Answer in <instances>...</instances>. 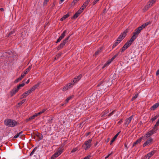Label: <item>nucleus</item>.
<instances>
[{
  "label": "nucleus",
  "instance_id": "1",
  "mask_svg": "<svg viewBox=\"0 0 159 159\" xmlns=\"http://www.w3.org/2000/svg\"><path fill=\"white\" fill-rule=\"evenodd\" d=\"M109 82H110V81L108 80H102L98 83L97 86L99 87V88H98V89H99V90H98L97 95H98V93L100 94H101V93H100L101 90V91H103L102 92V93H103L106 91L107 88L111 85L110 84H108V83Z\"/></svg>",
  "mask_w": 159,
  "mask_h": 159
},
{
  "label": "nucleus",
  "instance_id": "2",
  "mask_svg": "<svg viewBox=\"0 0 159 159\" xmlns=\"http://www.w3.org/2000/svg\"><path fill=\"white\" fill-rule=\"evenodd\" d=\"M5 124L8 127H13L16 125L18 123L15 120L10 119L5 120L4 121Z\"/></svg>",
  "mask_w": 159,
  "mask_h": 159
},
{
  "label": "nucleus",
  "instance_id": "3",
  "mask_svg": "<svg viewBox=\"0 0 159 159\" xmlns=\"http://www.w3.org/2000/svg\"><path fill=\"white\" fill-rule=\"evenodd\" d=\"M145 28V27H144V26H143V25H142L140 26L139 27L135 30L134 32L133 33V36H134V37L135 38H136L141 30Z\"/></svg>",
  "mask_w": 159,
  "mask_h": 159
},
{
  "label": "nucleus",
  "instance_id": "4",
  "mask_svg": "<svg viewBox=\"0 0 159 159\" xmlns=\"http://www.w3.org/2000/svg\"><path fill=\"white\" fill-rule=\"evenodd\" d=\"M71 35V34H70L68 36V37L65 38L63 40L62 42L57 47V49L58 50L62 49L63 47L65 45L66 42H68Z\"/></svg>",
  "mask_w": 159,
  "mask_h": 159
},
{
  "label": "nucleus",
  "instance_id": "5",
  "mask_svg": "<svg viewBox=\"0 0 159 159\" xmlns=\"http://www.w3.org/2000/svg\"><path fill=\"white\" fill-rule=\"evenodd\" d=\"M136 39V38L134 37V36H132L130 40L127 41L123 46L125 47V48L127 49L131 45L132 43Z\"/></svg>",
  "mask_w": 159,
  "mask_h": 159
},
{
  "label": "nucleus",
  "instance_id": "6",
  "mask_svg": "<svg viewBox=\"0 0 159 159\" xmlns=\"http://www.w3.org/2000/svg\"><path fill=\"white\" fill-rule=\"evenodd\" d=\"M92 141V139H89L87 141H86L84 145H83L82 147L85 149V150H87L90 148L91 145V143Z\"/></svg>",
  "mask_w": 159,
  "mask_h": 159
},
{
  "label": "nucleus",
  "instance_id": "7",
  "mask_svg": "<svg viewBox=\"0 0 159 159\" xmlns=\"http://www.w3.org/2000/svg\"><path fill=\"white\" fill-rule=\"evenodd\" d=\"M128 32L127 30H125L118 38L117 41L120 42L126 35V33Z\"/></svg>",
  "mask_w": 159,
  "mask_h": 159
},
{
  "label": "nucleus",
  "instance_id": "8",
  "mask_svg": "<svg viewBox=\"0 0 159 159\" xmlns=\"http://www.w3.org/2000/svg\"><path fill=\"white\" fill-rule=\"evenodd\" d=\"M66 30H64L62 34H61V36L59 37V38L57 39V41L56 42V43H57L60 42L61 39L64 38L66 34Z\"/></svg>",
  "mask_w": 159,
  "mask_h": 159
},
{
  "label": "nucleus",
  "instance_id": "9",
  "mask_svg": "<svg viewBox=\"0 0 159 159\" xmlns=\"http://www.w3.org/2000/svg\"><path fill=\"white\" fill-rule=\"evenodd\" d=\"M155 152V150H153L149 152L147 155L145 156L144 159H149L154 154Z\"/></svg>",
  "mask_w": 159,
  "mask_h": 159
},
{
  "label": "nucleus",
  "instance_id": "10",
  "mask_svg": "<svg viewBox=\"0 0 159 159\" xmlns=\"http://www.w3.org/2000/svg\"><path fill=\"white\" fill-rule=\"evenodd\" d=\"M63 149L61 147H59L57 152L54 154L57 157L59 156L63 152Z\"/></svg>",
  "mask_w": 159,
  "mask_h": 159
},
{
  "label": "nucleus",
  "instance_id": "11",
  "mask_svg": "<svg viewBox=\"0 0 159 159\" xmlns=\"http://www.w3.org/2000/svg\"><path fill=\"white\" fill-rule=\"evenodd\" d=\"M134 116L132 115L129 118L126 119L125 120V125H128L131 122L132 119L133 118Z\"/></svg>",
  "mask_w": 159,
  "mask_h": 159
},
{
  "label": "nucleus",
  "instance_id": "12",
  "mask_svg": "<svg viewBox=\"0 0 159 159\" xmlns=\"http://www.w3.org/2000/svg\"><path fill=\"white\" fill-rule=\"evenodd\" d=\"M82 77V75L81 74L79 75L78 76L76 77L73 80V82H74V83H76L81 79Z\"/></svg>",
  "mask_w": 159,
  "mask_h": 159
},
{
  "label": "nucleus",
  "instance_id": "13",
  "mask_svg": "<svg viewBox=\"0 0 159 159\" xmlns=\"http://www.w3.org/2000/svg\"><path fill=\"white\" fill-rule=\"evenodd\" d=\"M153 139L151 138L149 139H148L146 142L144 143L143 145V147H145L148 144H150L151 143V142L152 141Z\"/></svg>",
  "mask_w": 159,
  "mask_h": 159
},
{
  "label": "nucleus",
  "instance_id": "14",
  "mask_svg": "<svg viewBox=\"0 0 159 159\" xmlns=\"http://www.w3.org/2000/svg\"><path fill=\"white\" fill-rule=\"evenodd\" d=\"M19 90L17 89V88L13 89L10 92V95L11 96H12L13 95H15L16 93H17Z\"/></svg>",
  "mask_w": 159,
  "mask_h": 159
},
{
  "label": "nucleus",
  "instance_id": "15",
  "mask_svg": "<svg viewBox=\"0 0 159 159\" xmlns=\"http://www.w3.org/2000/svg\"><path fill=\"white\" fill-rule=\"evenodd\" d=\"M159 106V102L156 103L155 104L152 106L150 109L151 110H154L156 108Z\"/></svg>",
  "mask_w": 159,
  "mask_h": 159
},
{
  "label": "nucleus",
  "instance_id": "16",
  "mask_svg": "<svg viewBox=\"0 0 159 159\" xmlns=\"http://www.w3.org/2000/svg\"><path fill=\"white\" fill-rule=\"evenodd\" d=\"M120 131L119 132H118L117 133L116 135L114 136V137L112 139L111 141L110 142V145L112 144V143L114 142L115 140L117 138L118 135H119L120 133Z\"/></svg>",
  "mask_w": 159,
  "mask_h": 159
},
{
  "label": "nucleus",
  "instance_id": "17",
  "mask_svg": "<svg viewBox=\"0 0 159 159\" xmlns=\"http://www.w3.org/2000/svg\"><path fill=\"white\" fill-rule=\"evenodd\" d=\"M70 16L69 12H68L66 15L64 16L61 19V21H63L66 18H68Z\"/></svg>",
  "mask_w": 159,
  "mask_h": 159
},
{
  "label": "nucleus",
  "instance_id": "18",
  "mask_svg": "<svg viewBox=\"0 0 159 159\" xmlns=\"http://www.w3.org/2000/svg\"><path fill=\"white\" fill-rule=\"evenodd\" d=\"M30 91L28 90L25 93H24L22 95V96H23V98H26L28 95L29 94H30Z\"/></svg>",
  "mask_w": 159,
  "mask_h": 159
},
{
  "label": "nucleus",
  "instance_id": "19",
  "mask_svg": "<svg viewBox=\"0 0 159 159\" xmlns=\"http://www.w3.org/2000/svg\"><path fill=\"white\" fill-rule=\"evenodd\" d=\"M74 84H75V83H74L73 81H72L70 83L67 84V86H68L69 89H70L72 87Z\"/></svg>",
  "mask_w": 159,
  "mask_h": 159
},
{
  "label": "nucleus",
  "instance_id": "20",
  "mask_svg": "<svg viewBox=\"0 0 159 159\" xmlns=\"http://www.w3.org/2000/svg\"><path fill=\"white\" fill-rule=\"evenodd\" d=\"M74 97V95H73L68 97L65 100L66 103H67L69 102V101L72 99Z\"/></svg>",
  "mask_w": 159,
  "mask_h": 159
},
{
  "label": "nucleus",
  "instance_id": "21",
  "mask_svg": "<svg viewBox=\"0 0 159 159\" xmlns=\"http://www.w3.org/2000/svg\"><path fill=\"white\" fill-rule=\"evenodd\" d=\"M142 138H140L136 140V141L134 142L133 144V146H134L137 144L138 143H140L141 142V139Z\"/></svg>",
  "mask_w": 159,
  "mask_h": 159
},
{
  "label": "nucleus",
  "instance_id": "22",
  "mask_svg": "<svg viewBox=\"0 0 159 159\" xmlns=\"http://www.w3.org/2000/svg\"><path fill=\"white\" fill-rule=\"evenodd\" d=\"M22 83L21 84H19L17 86V88L18 90H19L20 89L21 87H23L25 85V84L24 82L23 81H22Z\"/></svg>",
  "mask_w": 159,
  "mask_h": 159
},
{
  "label": "nucleus",
  "instance_id": "23",
  "mask_svg": "<svg viewBox=\"0 0 159 159\" xmlns=\"http://www.w3.org/2000/svg\"><path fill=\"white\" fill-rule=\"evenodd\" d=\"M102 51V48H100L98 50L96 51L94 54L93 55L94 56H96L97 55H98L99 53L101 52Z\"/></svg>",
  "mask_w": 159,
  "mask_h": 159
},
{
  "label": "nucleus",
  "instance_id": "24",
  "mask_svg": "<svg viewBox=\"0 0 159 159\" xmlns=\"http://www.w3.org/2000/svg\"><path fill=\"white\" fill-rule=\"evenodd\" d=\"M90 0H87L83 5L82 7H86L88 5V4L90 2Z\"/></svg>",
  "mask_w": 159,
  "mask_h": 159
},
{
  "label": "nucleus",
  "instance_id": "25",
  "mask_svg": "<svg viewBox=\"0 0 159 159\" xmlns=\"http://www.w3.org/2000/svg\"><path fill=\"white\" fill-rule=\"evenodd\" d=\"M80 15L77 12H76L74 15L71 17L72 19H75Z\"/></svg>",
  "mask_w": 159,
  "mask_h": 159
},
{
  "label": "nucleus",
  "instance_id": "26",
  "mask_svg": "<svg viewBox=\"0 0 159 159\" xmlns=\"http://www.w3.org/2000/svg\"><path fill=\"white\" fill-rule=\"evenodd\" d=\"M157 128H153V129L149 131L151 133H152V135L156 133V131L157 130Z\"/></svg>",
  "mask_w": 159,
  "mask_h": 159
},
{
  "label": "nucleus",
  "instance_id": "27",
  "mask_svg": "<svg viewBox=\"0 0 159 159\" xmlns=\"http://www.w3.org/2000/svg\"><path fill=\"white\" fill-rule=\"evenodd\" d=\"M152 135V133H151L149 131L146 134H145V137H146L147 138H148L150 136Z\"/></svg>",
  "mask_w": 159,
  "mask_h": 159
},
{
  "label": "nucleus",
  "instance_id": "28",
  "mask_svg": "<svg viewBox=\"0 0 159 159\" xmlns=\"http://www.w3.org/2000/svg\"><path fill=\"white\" fill-rule=\"evenodd\" d=\"M37 136L40 140H42L43 139V136L42 134L39 133H38V134L37 135Z\"/></svg>",
  "mask_w": 159,
  "mask_h": 159
},
{
  "label": "nucleus",
  "instance_id": "29",
  "mask_svg": "<svg viewBox=\"0 0 159 159\" xmlns=\"http://www.w3.org/2000/svg\"><path fill=\"white\" fill-rule=\"evenodd\" d=\"M40 84V83H38L37 84L34 85L32 87V88H33V89H34V90H35L36 89H37L38 87H39Z\"/></svg>",
  "mask_w": 159,
  "mask_h": 159
},
{
  "label": "nucleus",
  "instance_id": "30",
  "mask_svg": "<svg viewBox=\"0 0 159 159\" xmlns=\"http://www.w3.org/2000/svg\"><path fill=\"white\" fill-rule=\"evenodd\" d=\"M39 147V146L35 147L32 151L30 153V156H32L34 153V152L37 149V148Z\"/></svg>",
  "mask_w": 159,
  "mask_h": 159
},
{
  "label": "nucleus",
  "instance_id": "31",
  "mask_svg": "<svg viewBox=\"0 0 159 159\" xmlns=\"http://www.w3.org/2000/svg\"><path fill=\"white\" fill-rule=\"evenodd\" d=\"M22 79V78L20 77L18 78H17V79H16L14 81V83H17L18 82L20 81Z\"/></svg>",
  "mask_w": 159,
  "mask_h": 159
},
{
  "label": "nucleus",
  "instance_id": "32",
  "mask_svg": "<svg viewBox=\"0 0 159 159\" xmlns=\"http://www.w3.org/2000/svg\"><path fill=\"white\" fill-rule=\"evenodd\" d=\"M120 52H119L117 53L111 59V61H113L119 55Z\"/></svg>",
  "mask_w": 159,
  "mask_h": 159
},
{
  "label": "nucleus",
  "instance_id": "33",
  "mask_svg": "<svg viewBox=\"0 0 159 159\" xmlns=\"http://www.w3.org/2000/svg\"><path fill=\"white\" fill-rule=\"evenodd\" d=\"M138 94L137 93L135 94L134 96H133L131 99V101H134V100L138 97Z\"/></svg>",
  "mask_w": 159,
  "mask_h": 159
},
{
  "label": "nucleus",
  "instance_id": "34",
  "mask_svg": "<svg viewBox=\"0 0 159 159\" xmlns=\"http://www.w3.org/2000/svg\"><path fill=\"white\" fill-rule=\"evenodd\" d=\"M120 42H119V41H117V40L116 41L115 43L113 44L112 46V49L115 47Z\"/></svg>",
  "mask_w": 159,
  "mask_h": 159
},
{
  "label": "nucleus",
  "instance_id": "35",
  "mask_svg": "<svg viewBox=\"0 0 159 159\" xmlns=\"http://www.w3.org/2000/svg\"><path fill=\"white\" fill-rule=\"evenodd\" d=\"M126 49L124 46L120 49V52L121 53L123 52Z\"/></svg>",
  "mask_w": 159,
  "mask_h": 159
},
{
  "label": "nucleus",
  "instance_id": "36",
  "mask_svg": "<svg viewBox=\"0 0 159 159\" xmlns=\"http://www.w3.org/2000/svg\"><path fill=\"white\" fill-rule=\"evenodd\" d=\"M26 99H24L22 101H21L20 102L18 103V104L19 105H22L23 103H24Z\"/></svg>",
  "mask_w": 159,
  "mask_h": 159
},
{
  "label": "nucleus",
  "instance_id": "37",
  "mask_svg": "<svg viewBox=\"0 0 159 159\" xmlns=\"http://www.w3.org/2000/svg\"><path fill=\"white\" fill-rule=\"evenodd\" d=\"M151 24V22L150 21H149L148 22H147L146 23L143 24V25L144 26V27H145L147 26L149 24Z\"/></svg>",
  "mask_w": 159,
  "mask_h": 159
},
{
  "label": "nucleus",
  "instance_id": "38",
  "mask_svg": "<svg viewBox=\"0 0 159 159\" xmlns=\"http://www.w3.org/2000/svg\"><path fill=\"white\" fill-rule=\"evenodd\" d=\"M15 32V31L14 30L11 31H10L8 34H7V36L9 37L11 36V35L13 34Z\"/></svg>",
  "mask_w": 159,
  "mask_h": 159
},
{
  "label": "nucleus",
  "instance_id": "39",
  "mask_svg": "<svg viewBox=\"0 0 159 159\" xmlns=\"http://www.w3.org/2000/svg\"><path fill=\"white\" fill-rule=\"evenodd\" d=\"M69 89L68 86H67V85L66 84L63 88V91H65L66 90Z\"/></svg>",
  "mask_w": 159,
  "mask_h": 159
},
{
  "label": "nucleus",
  "instance_id": "40",
  "mask_svg": "<svg viewBox=\"0 0 159 159\" xmlns=\"http://www.w3.org/2000/svg\"><path fill=\"white\" fill-rule=\"evenodd\" d=\"M159 116V115H157L151 119V120L153 121L156 120Z\"/></svg>",
  "mask_w": 159,
  "mask_h": 159
},
{
  "label": "nucleus",
  "instance_id": "41",
  "mask_svg": "<svg viewBox=\"0 0 159 159\" xmlns=\"http://www.w3.org/2000/svg\"><path fill=\"white\" fill-rule=\"evenodd\" d=\"M116 111L115 110H114L113 111H112L108 115V116L110 117Z\"/></svg>",
  "mask_w": 159,
  "mask_h": 159
},
{
  "label": "nucleus",
  "instance_id": "42",
  "mask_svg": "<svg viewBox=\"0 0 159 159\" xmlns=\"http://www.w3.org/2000/svg\"><path fill=\"white\" fill-rule=\"evenodd\" d=\"M147 6L149 7V8L151 7L152 6V4L149 1L147 4Z\"/></svg>",
  "mask_w": 159,
  "mask_h": 159
},
{
  "label": "nucleus",
  "instance_id": "43",
  "mask_svg": "<svg viewBox=\"0 0 159 159\" xmlns=\"http://www.w3.org/2000/svg\"><path fill=\"white\" fill-rule=\"evenodd\" d=\"M149 8V7L147 6V5H146L143 8V10L144 11H146Z\"/></svg>",
  "mask_w": 159,
  "mask_h": 159
},
{
  "label": "nucleus",
  "instance_id": "44",
  "mask_svg": "<svg viewBox=\"0 0 159 159\" xmlns=\"http://www.w3.org/2000/svg\"><path fill=\"white\" fill-rule=\"evenodd\" d=\"M31 117V119H34L35 117H37V114H36V113H35L32 116H30Z\"/></svg>",
  "mask_w": 159,
  "mask_h": 159
},
{
  "label": "nucleus",
  "instance_id": "45",
  "mask_svg": "<svg viewBox=\"0 0 159 159\" xmlns=\"http://www.w3.org/2000/svg\"><path fill=\"white\" fill-rule=\"evenodd\" d=\"M78 148H73L72 151H71V152H75L77 150Z\"/></svg>",
  "mask_w": 159,
  "mask_h": 159
},
{
  "label": "nucleus",
  "instance_id": "46",
  "mask_svg": "<svg viewBox=\"0 0 159 159\" xmlns=\"http://www.w3.org/2000/svg\"><path fill=\"white\" fill-rule=\"evenodd\" d=\"M107 111H105V112H103L102 113V116H101V117H104L105 116V115L107 114Z\"/></svg>",
  "mask_w": 159,
  "mask_h": 159
},
{
  "label": "nucleus",
  "instance_id": "47",
  "mask_svg": "<svg viewBox=\"0 0 159 159\" xmlns=\"http://www.w3.org/2000/svg\"><path fill=\"white\" fill-rule=\"evenodd\" d=\"M26 74V73H25L24 72L21 74V76L20 77L22 79L24 77V76Z\"/></svg>",
  "mask_w": 159,
  "mask_h": 159
},
{
  "label": "nucleus",
  "instance_id": "48",
  "mask_svg": "<svg viewBox=\"0 0 159 159\" xmlns=\"http://www.w3.org/2000/svg\"><path fill=\"white\" fill-rule=\"evenodd\" d=\"M82 11H83L80 9L76 12H77L79 15H80L82 12Z\"/></svg>",
  "mask_w": 159,
  "mask_h": 159
},
{
  "label": "nucleus",
  "instance_id": "49",
  "mask_svg": "<svg viewBox=\"0 0 159 159\" xmlns=\"http://www.w3.org/2000/svg\"><path fill=\"white\" fill-rule=\"evenodd\" d=\"M19 134H18L17 133L16 135L15 136H14V137L13 138V139H15L16 138H17L18 137H19Z\"/></svg>",
  "mask_w": 159,
  "mask_h": 159
},
{
  "label": "nucleus",
  "instance_id": "50",
  "mask_svg": "<svg viewBox=\"0 0 159 159\" xmlns=\"http://www.w3.org/2000/svg\"><path fill=\"white\" fill-rule=\"evenodd\" d=\"M99 0H94V1L93 2V5H95Z\"/></svg>",
  "mask_w": 159,
  "mask_h": 159
},
{
  "label": "nucleus",
  "instance_id": "51",
  "mask_svg": "<svg viewBox=\"0 0 159 159\" xmlns=\"http://www.w3.org/2000/svg\"><path fill=\"white\" fill-rule=\"evenodd\" d=\"M49 0H44L43 2V5L44 6L46 5L47 2L49 1Z\"/></svg>",
  "mask_w": 159,
  "mask_h": 159
},
{
  "label": "nucleus",
  "instance_id": "52",
  "mask_svg": "<svg viewBox=\"0 0 159 159\" xmlns=\"http://www.w3.org/2000/svg\"><path fill=\"white\" fill-rule=\"evenodd\" d=\"M156 0H150L149 1L153 5L156 2Z\"/></svg>",
  "mask_w": 159,
  "mask_h": 159
},
{
  "label": "nucleus",
  "instance_id": "53",
  "mask_svg": "<svg viewBox=\"0 0 159 159\" xmlns=\"http://www.w3.org/2000/svg\"><path fill=\"white\" fill-rule=\"evenodd\" d=\"M111 61V60H109L107 62H106V63L108 65L110 63H111V61Z\"/></svg>",
  "mask_w": 159,
  "mask_h": 159
},
{
  "label": "nucleus",
  "instance_id": "54",
  "mask_svg": "<svg viewBox=\"0 0 159 159\" xmlns=\"http://www.w3.org/2000/svg\"><path fill=\"white\" fill-rule=\"evenodd\" d=\"M32 120L31 119L30 117H29L28 118L26 119L25 120V121L26 122H28L30 120Z\"/></svg>",
  "mask_w": 159,
  "mask_h": 159
},
{
  "label": "nucleus",
  "instance_id": "55",
  "mask_svg": "<svg viewBox=\"0 0 159 159\" xmlns=\"http://www.w3.org/2000/svg\"><path fill=\"white\" fill-rule=\"evenodd\" d=\"M140 138H142V139H141V141L142 140H145L147 139V138L146 137H145V136H142V137H140Z\"/></svg>",
  "mask_w": 159,
  "mask_h": 159
},
{
  "label": "nucleus",
  "instance_id": "56",
  "mask_svg": "<svg viewBox=\"0 0 159 159\" xmlns=\"http://www.w3.org/2000/svg\"><path fill=\"white\" fill-rule=\"evenodd\" d=\"M35 90L33 89V88L32 87L31 88L29 91H30V92L31 93L32 92L34 91Z\"/></svg>",
  "mask_w": 159,
  "mask_h": 159
},
{
  "label": "nucleus",
  "instance_id": "57",
  "mask_svg": "<svg viewBox=\"0 0 159 159\" xmlns=\"http://www.w3.org/2000/svg\"><path fill=\"white\" fill-rule=\"evenodd\" d=\"M57 157H56L55 155H54V154L51 157V159H55Z\"/></svg>",
  "mask_w": 159,
  "mask_h": 159
},
{
  "label": "nucleus",
  "instance_id": "58",
  "mask_svg": "<svg viewBox=\"0 0 159 159\" xmlns=\"http://www.w3.org/2000/svg\"><path fill=\"white\" fill-rule=\"evenodd\" d=\"M30 71L29 70H28L27 69H26L24 71V72L25 73H26V74H27V73H28V72L29 71Z\"/></svg>",
  "mask_w": 159,
  "mask_h": 159
},
{
  "label": "nucleus",
  "instance_id": "59",
  "mask_svg": "<svg viewBox=\"0 0 159 159\" xmlns=\"http://www.w3.org/2000/svg\"><path fill=\"white\" fill-rule=\"evenodd\" d=\"M108 66V65L106 63H105L104 64V65H103V66L102 67V68L104 69L105 67H106Z\"/></svg>",
  "mask_w": 159,
  "mask_h": 159
},
{
  "label": "nucleus",
  "instance_id": "60",
  "mask_svg": "<svg viewBox=\"0 0 159 159\" xmlns=\"http://www.w3.org/2000/svg\"><path fill=\"white\" fill-rule=\"evenodd\" d=\"M108 66V65L106 63H105L104 64V65H103V66L102 67V68L104 69L105 67H106Z\"/></svg>",
  "mask_w": 159,
  "mask_h": 159
},
{
  "label": "nucleus",
  "instance_id": "61",
  "mask_svg": "<svg viewBox=\"0 0 159 159\" xmlns=\"http://www.w3.org/2000/svg\"><path fill=\"white\" fill-rule=\"evenodd\" d=\"M31 68H32V65H30V66H29V67L28 68H27V69H28V70H29L30 71V70L31 69Z\"/></svg>",
  "mask_w": 159,
  "mask_h": 159
},
{
  "label": "nucleus",
  "instance_id": "62",
  "mask_svg": "<svg viewBox=\"0 0 159 159\" xmlns=\"http://www.w3.org/2000/svg\"><path fill=\"white\" fill-rule=\"evenodd\" d=\"M91 133L90 132L87 133L85 134V135L86 136H88L89 134H90Z\"/></svg>",
  "mask_w": 159,
  "mask_h": 159
},
{
  "label": "nucleus",
  "instance_id": "63",
  "mask_svg": "<svg viewBox=\"0 0 159 159\" xmlns=\"http://www.w3.org/2000/svg\"><path fill=\"white\" fill-rule=\"evenodd\" d=\"M112 153H111L109 154L107 156H106V157H105V159H107V158H108L111 155V154Z\"/></svg>",
  "mask_w": 159,
  "mask_h": 159
},
{
  "label": "nucleus",
  "instance_id": "64",
  "mask_svg": "<svg viewBox=\"0 0 159 159\" xmlns=\"http://www.w3.org/2000/svg\"><path fill=\"white\" fill-rule=\"evenodd\" d=\"M159 74V69L157 70L156 72V75H158Z\"/></svg>",
  "mask_w": 159,
  "mask_h": 159
}]
</instances>
